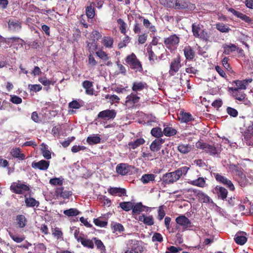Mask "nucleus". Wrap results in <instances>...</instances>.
<instances>
[{"mask_svg": "<svg viewBox=\"0 0 253 253\" xmlns=\"http://www.w3.org/2000/svg\"><path fill=\"white\" fill-rule=\"evenodd\" d=\"M175 221L176 223L183 226H187L191 224L190 220L185 215H180L176 217Z\"/></svg>", "mask_w": 253, "mask_h": 253, "instance_id": "obj_33", "label": "nucleus"}, {"mask_svg": "<svg viewBox=\"0 0 253 253\" xmlns=\"http://www.w3.org/2000/svg\"><path fill=\"white\" fill-rule=\"evenodd\" d=\"M11 154L14 158H17L20 160H24L25 157L24 154L21 153L20 149L17 148L12 149Z\"/></svg>", "mask_w": 253, "mask_h": 253, "instance_id": "obj_38", "label": "nucleus"}, {"mask_svg": "<svg viewBox=\"0 0 253 253\" xmlns=\"http://www.w3.org/2000/svg\"><path fill=\"white\" fill-rule=\"evenodd\" d=\"M188 7V3L186 0H176L175 8L178 9H186Z\"/></svg>", "mask_w": 253, "mask_h": 253, "instance_id": "obj_40", "label": "nucleus"}, {"mask_svg": "<svg viewBox=\"0 0 253 253\" xmlns=\"http://www.w3.org/2000/svg\"><path fill=\"white\" fill-rule=\"evenodd\" d=\"M63 178L62 177H55L50 179L49 183L54 186H61L63 183Z\"/></svg>", "mask_w": 253, "mask_h": 253, "instance_id": "obj_55", "label": "nucleus"}, {"mask_svg": "<svg viewBox=\"0 0 253 253\" xmlns=\"http://www.w3.org/2000/svg\"><path fill=\"white\" fill-rule=\"evenodd\" d=\"M138 220L148 226H151L154 224V218L152 215L146 216L144 214H142L139 216Z\"/></svg>", "mask_w": 253, "mask_h": 253, "instance_id": "obj_25", "label": "nucleus"}, {"mask_svg": "<svg viewBox=\"0 0 253 253\" xmlns=\"http://www.w3.org/2000/svg\"><path fill=\"white\" fill-rule=\"evenodd\" d=\"M72 194V191L64 190L63 187H57L55 190V195L57 198L60 197L64 199H68Z\"/></svg>", "mask_w": 253, "mask_h": 253, "instance_id": "obj_13", "label": "nucleus"}, {"mask_svg": "<svg viewBox=\"0 0 253 253\" xmlns=\"http://www.w3.org/2000/svg\"><path fill=\"white\" fill-rule=\"evenodd\" d=\"M113 42V39L111 37H104L102 40V44L108 48L112 47Z\"/></svg>", "mask_w": 253, "mask_h": 253, "instance_id": "obj_43", "label": "nucleus"}, {"mask_svg": "<svg viewBox=\"0 0 253 253\" xmlns=\"http://www.w3.org/2000/svg\"><path fill=\"white\" fill-rule=\"evenodd\" d=\"M180 42V38L176 34L170 35L165 38L164 43L166 47L169 50H173L177 48Z\"/></svg>", "mask_w": 253, "mask_h": 253, "instance_id": "obj_3", "label": "nucleus"}, {"mask_svg": "<svg viewBox=\"0 0 253 253\" xmlns=\"http://www.w3.org/2000/svg\"><path fill=\"white\" fill-rule=\"evenodd\" d=\"M49 166V162L44 160H41L38 162L33 163V168L42 170H46Z\"/></svg>", "mask_w": 253, "mask_h": 253, "instance_id": "obj_22", "label": "nucleus"}, {"mask_svg": "<svg viewBox=\"0 0 253 253\" xmlns=\"http://www.w3.org/2000/svg\"><path fill=\"white\" fill-rule=\"evenodd\" d=\"M130 38L128 36H126L124 38L123 41L120 42L118 43V48L121 49L124 47H126L127 44L130 42Z\"/></svg>", "mask_w": 253, "mask_h": 253, "instance_id": "obj_60", "label": "nucleus"}, {"mask_svg": "<svg viewBox=\"0 0 253 253\" xmlns=\"http://www.w3.org/2000/svg\"><path fill=\"white\" fill-rule=\"evenodd\" d=\"M125 61L127 65L135 72L141 73L143 71L142 64L134 53L127 55Z\"/></svg>", "mask_w": 253, "mask_h": 253, "instance_id": "obj_1", "label": "nucleus"}, {"mask_svg": "<svg viewBox=\"0 0 253 253\" xmlns=\"http://www.w3.org/2000/svg\"><path fill=\"white\" fill-rule=\"evenodd\" d=\"M164 47L148 46L146 50L148 54V59L151 64L156 63V61L158 60L159 57L158 55L161 54L163 51Z\"/></svg>", "mask_w": 253, "mask_h": 253, "instance_id": "obj_2", "label": "nucleus"}, {"mask_svg": "<svg viewBox=\"0 0 253 253\" xmlns=\"http://www.w3.org/2000/svg\"><path fill=\"white\" fill-rule=\"evenodd\" d=\"M189 169V168L188 167L186 166H184L175 170V171L178 177L180 178L183 174L185 175L187 173Z\"/></svg>", "mask_w": 253, "mask_h": 253, "instance_id": "obj_61", "label": "nucleus"}, {"mask_svg": "<svg viewBox=\"0 0 253 253\" xmlns=\"http://www.w3.org/2000/svg\"><path fill=\"white\" fill-rule=\"evenodd\" d=\"M10 188L13 193L18 194H23L30 190V188L28 186L19 180L12 183Z\"/></svg>", "mask_w": 253, "mask_h": 253, "instance_id": "obj_6", "label": "nucleus"}, {"mask_svg": "<svg viewBox=\"0 0 253 253\" xmlns=\"http://www.w3.org/2000/svg\"><path fill=\"white\" fill-rule=\"evenodd\" d=\"M117 23L120 25L119 28L121 31V33L123 34H126V24L124 22V21L121 18H119L117 20Z\"/></svg>", "mask_w": 253, "mask_h": 253, "instance_id": "obj_57", "label": "nucleus"}, {"mask_svg": "<svg viewBox=\"0 0 253 253\" xmlns=\"http://www.w3.org/2000/svg\"><path fill=\"white\" fill-rule=\"evenodd\" d=\"M181 67V58L179 55L172 59L169 66V75L171 76L175 75Z\"/></svg>", "mask_w": 253, "mask_h": 253, "instance_id": "obj_8", "label": "nucleus"}, {"mask_svg": "<svg viewBox=\"0 0 253 253\" xmlns=\"http://www.w3.org/2000/svg\"><path fill=\"white\" fill-rule=\"evenodd\" d=\"M17 224L20 228L24 227L27 223V220L23 215H18L16 218Z\"/></svg>", "mask_w": 253, "mask_h": 253, "instance_id": "obj_41", "label": "nucleus"}, {"mask_svg": "<svg viewBox=\"0 0 253 253\" xmlns=\"http://www.w3.org/2000/svg\"><path fill=\"white\" fill-rule=\"evenodd\" d=\"M216 28L220 32L228 33L231 30L230 28L226 26L224 23H218L216 24Z\"/></svg>", "mask_w": 253, "mask_h": 253, "instance_id": "obj_48", "label": "nucleus"}, {"mask_svg": "<svg viewBox=\"0 0 253 253\" xmlns=\"http://www.w3.org/2000/svg\"><path fill=\"white\" fill-rule=\"evenodd\" d=\"M188 182L192 185L201 188H204L206 185V178L202 177H199L197 179L193 180H189Z\"/></svg>", "mask_w": 253, "mask_h": 253, "instance_id": "obj_26", "label": "nucleus"}, {"mask_svg": "<svg viewBox=\"0 0 253 253\" xmlns=\"http://www.w3.org/2000/svg\"><path fill=\"white\" fill-rule=\"evenodd\" d=\"M144 208H145L144 205H143L141 202H138L135 204H133L132 210V214H140L141 212L144 211L145 210Z\"/></svg>", "mask_w": 253, "mask_h": 253, "instance_id": "obj_36", "label": "nucleus"}, {"mask_svg": "<svg viewBox=\"0 0 253 253\" xmlns=\"http://www.w3.org/2000/svg\"><path fill=\"white\" fill-rule=\"evenodd\" d=\"M111 227L112 229L113 230V233L115 232L121 233L123 232L125 229L123 225L119 223H112Z\"/></svg>", "mask_w": 253, "mask_h": 253, "instance_id": "obj_47", "label": "nucleus"}, {"mask_svg": "<svg viewBox=\"0 0 253 253\" xmlns=\"http://www.w3.org/2000/svg\"><path fill=\"white\" fill-rule=\"evenodd\" d=\"M202 30L203 29H201V26L199 24H196V23H194L192 25V31L193 36L195 38H198Z\"/></svg>", "mask_w": 253, "mask_h": 253, "instance_id": "obj_46", "label": "nucleus"}, {"mask_svg": "<svg viewBox=\"0 0 253 253\" xmlns=\"http://www.w3.org/2000/svg\"><path fill=\"white\" fill-rule=\"evenodd\" d=\"M183 53L186 60L192 61L195 57L196 52L192 46L186 45L183 49Z\"/></svg>", "mask_w": 253, "mask_h": 253, "instance_id": "obj_12", "label": "nucleus"}, {"mask_svg": "<svg viewBox=\"0 0 253 253\" xmlns=\"http://www.w3.org/2000/svg\"><path fill=\"white\" fill-rule=\"evenodd\" d=\"M116 116V112L115 110L107 109L100 112L98 115V118L102 119H114Z\"/></svg>", "mask_w": 253, "mask_h": 253, "instance_id": "obj_11", "label": "nucleus"}, {"mask_svg": "<svg viewBox=\"0 0 253 253\" xmlns=\"http://www.w3.org/2000/svg\"><path fill=\"white\" fill-rule=\"evenodd\" d=\"M82 86L85 90V93L87 95H92L94 94L93 88V83L91 81L85 80L82 83Z\"/></svg>", "mask_w": 253, "mask_h": 253, "instance_id": "obj_23", "label": "nucleus"}, {"mask_svg": "<svg viewBox=\"0 0 253 253\" xmlns=\"http://www.w3.org/2000/svg\"><path fill=\"white\" fill-rule=\"evenodd\" d=\"M213 192L217 195L218 198L224 200L226 199L228 195L227 190L223 187L216 186Z\"/></svg>", "mask_w": 253, "mask_h": 253, "instance_id": "obj_16", "label": "nucleus"}, {"mask_svg": "<svg viewBox=\"0 0 253 253\" xmlns=\"http://www.w3.org/2000/svg\"><path fill=\"white\" fill-rule=\"evenodd\" d=\"M228 11L232 13L237 17L239 18L245 22L252 25L253 24V19L247 16V15L236 10L233 8H227Z\"/></svg>", "mask_w": 253, "mask_h": 253, "instance_id": "obj_10", "label": "nucleus"}, {"mask_svg": "<svg viewBox=\"0 0 253 253\" xmlns=\"http://www.w3.org/2000/svg\"><path fill=\"white\" fill-rule=\"evenodd\" d=\"M165 142L163 138H156L151 143L150 150L153 152H157L160 150L162 145Z\"/></svg>", "mask_w": 253, "mask_h": 253, "instance_id": "obj_19", "label": "nucleus"}, {"mask_svg": "<svg viewBox=\"0 0 253 253\" xmlns=\"http://www.w3.org/2000/svg\"><path fill=\"white\" fill-rule=\"evenodd\" d=\"M233 96L235 99L241 101L245 102L247 100V95L244 90L232 91Z\"/></svg>", "mask_w": 253, "mask_h": 253, "instance_id": "obj_29", "label": "nucleus"}, {"mask_svg": "<svg viewBox=\"0 0 253 253\" xmlns=\"http://www.w3.org/2000/svg\"><path fill=\"white\" fill-rule=\"evenodd\" d=\"M151 133L152 136L157 137V138H161L160 137L163 136V131L162 130V129L159 127H156L153 128L151 130Z\"/></svg>", "mask_w": 253, "mask_h": 253, "instance_id": "obj_45", "label": "nucleus"}, {"mask_svg": "<svg viewBox=\"0 0 253 253\" xmlns=\"http://www.w3.org/2000/svg\"><path fill=\"white\" fill-rule=\"evenodd\" d=\"M86 47L87 48L89 52H93L96 50L97 48V42L95 39L89 40V41H87Z\"/></svg>", "mask_w": 253, "mask_h": 253, "instance_id": "obj_39", "label": "nucleus"}, {"mask_svg": "<svg viewBox=\"0 0 253 253\" xmlns=\"http://www.w3.org/2000/svg\"><path fill=\"white\" fill-rule=\"evenodd\" d=\"M178 119L181 123H187L194 120L192 115L189 113L180 112Z\"/></svg>", "mask_w": 253, "mask_h": 253, "instance_id": "obj_27", "label": "nucleus"}, {"mask_svg": "<svg viewBox=\"0 0 253 253\" xmlns=\"http://www.w3.org/2000/svg\"><path fill=\"white\" fill-rule=\"evenodd\" d=\"M213 174L218 182L226 186L230 191L235 190V187L230 180L218 173H213Z\"/></svg>", "mask_w": 253, "mask_h": 253, "instance_id": "obj_7", "label": "nucleus"}, {"mask_svg": "<svg viewBox=\"0 0 253 253\" xmlns=\"http://www.w3.org/2000/svg\"><path fill=\"white\" fill-rule=\"evenodd\" d=\"M99 200L103 203L104 206L109 207L111 205V200L105 195L100 196Z\"/></svg>", "mask_w": 253, "mask_h": 253, "instance_id": "obj_63", "label": "nucleus"}, {"mask_svg": "<svg viewBox=\"0 0 253 253\" xmlns=\"http://www.w3.org/2000/svg\"><path fill=\"white\" fill-rule=\"evenodd\" d=\"M41 151L43 156L46 159L49 160L51 159V153L46 148V146L45 144H42V147L41 148Z\"/></svg>", "mask_w": 253, "mask_h": 253, "instance_id": "obj_56", "label": "nucleus"}, {"mask_svg": "<svg viewBox=\"0 0 253 253\" xmlns=\"http://www.w3.org/2000/svg\"><path fill=\"white\" fill-rule=\"evenodd\" d=\"M52 234L57 239H63V234L61 229L58 227L52 228Z\"/></svg>", "mask_w": 253, "mask_h": 253, "instance_id": "obj_49", "label": "nucleus"}, {"mask_svg": "<svg viewBox=\"0 0 253 253\" xmlns=\"http://www.w3.org/2000/svg\"><path fill=\"white\" fill-rule=\"evenodd\" d=\"M34 245V253H43L46 250V247L43 244L40 243Z\"/></svg>", "mask_w": 253, "mask_h": 253, "instance_id": "obj_54", "label": "nucleus"}, {"mask_svg": "<svg viewBox=\"0 0 253 253\" xmlns=\"http://www.w3.org/2000/svg\"><path fill=\"white\" fill-rule=\"evenodd\" d=\"M196 146L197 148L204 150L206 153L211 156H215L219 153L217 149L214 145H211L200 141H198L196 143Z\"/></svg>", "mask_w": 253, "mask_h": 253, "instance_id": "obj_4", "label": "nucleus"}, {"mask_svg": "<svg viewBox=\"0 0 253 253\" xmlns=\"http://www.w3.org/2000/svg\"><path fill=\"white\" fill-rule=\"evenodd\" d=\"M224 49L223 53L226 55H229L231 52L235 51L236 49H238V47L234 44L230 43V44H224L223 45Z\"/></svg>", "mask_w": 253, "mask_h": 253, "instance_id": "obj_35", "label": "nucleus"}, {"mask_svg": "<svg viewBox=\"0 0 253 253\" xmlns=\"http://www.w3.org/2000/svg\"><path fill=\"white\" fill-rule=\"evenodd\" d=\"M148 34L147 33H144L141 35H138V42L139 44H144L147 41Z\"/></svg>", "mask_w": 253, "mask_h": 253, "instance_id": "obj_64", "label": "nucleus"}, {"mask_svg": "<svg viewBox=\"0 0 253 253\" xmlns=\"http://www.w3.org/2000/svg\"><path fill=\"white\" fill-rule=\"evenodd\" d=\"M155 178V175L154 174H145L142 176L141 181L143 183L146 184L150 181H154Z\"/></svg>", "mask_w": 253, "mask_h": 253, "instance_id": "obj_42", "label": "nucleus"}, {"mask_svg": "<svg viewBox=\"0 0 253 253\" xmlns=\"http://www.w3.org/2000/svg\"><path fill=\"white\" fill-rule=\"evenodd\" d=\"M108 192L110 195L114 196H118L122 197L126 196V190L125 188L120 187H110L108 189Z\"/></svg>", "mask_w": 253, "mask_h": 253, "instance_id": "obj_17", "label": "nucleus"}, {"mask_svg": "<svg viewBox=\"0 0 253 253\" xmlns=\"http://www.w3.org/2000/svg\"><path fill=\"white\" fill-rule=\"evenodd\" d=\"M139 18L141 19L143 21V26L147 29L149 30L151 32L154 33L157 31V29L155 26L152 25L148 19H146L142 16H140Z\"/></svg>", "mask_w": 253, "mask_h": 253, "instance_id": "obj_31", "label": "nucleus"}, {"mask_svg": "<svg viewBox=\"0 0 253 253\" xmlns=\"http://www.w3.org/2000/svg\"><path fill=\"white\" fill-rule=\"evenodd\" d=\"M73 228L75 229L74 233V237L78 242H80L84 238V234L80 232L79 228H77L75 227H73Z\"/></svg>", "mask_w": 253, "mask_h": 253, "instance_id": "obj_58", "label": "nucleus"}, {"mask_svg": "<svg viewBox=\"0 0 253 253\" xmlns=\"http://www.w3.org/2000/svg\"><path fill=\"white\" fill-rule=\"evenodd\" d=\"M197 196L204 203H209L210 202V198L202 192H199L197 194Z\"/></svg>", "mask_w": 253, "mask_h": 253, "instance_id": "obj_62", "label": "nucleus"}, {"mask_svg": "<svg viewBox=\"0 0 253 253\" xmlns=\"http://www.w3.org/2000/svg\"><path fill=\"white\" fill-rule=\"evenodd\" d=\"M179 178L175 170L167 172L162 176L161 178L162 184L164 185V186L167 185L172 184L179 180Z\"/></svg>", "mask_w": 253, "mask_h": 253, "instance_id": "obj_5", "label": "nucleus"}, {"mask_svg": "<svg viewBox=\"0 0 253 253\" xmlns=\"http://www.w3.org/2000/svg\"><path fill=\"white\" fill-rule=\"evenodd\" d=\"M231 84L233 85L235 84L236 86L229 87V89L231 91L245 90L247 88L245 84L241 80L234 81L231 83Z\"/></svg>", "mask_w": 253, "mask_h": 253, "instance_id": "obj_21", "label": "nucleus"}, {"mask_svg": "<svg viewBox=\"0 0 253 253\" xmlns=\"http://www.w3.org/2000/svg\"><path fill=\"white\" fill-rule=\"evenodd\" d=\"M63 213L68 216H72L78 215L80 212L76 209L71 208L65 210Z\"/></svg>", "mask_w": 253, "mask_h": 253, "instance_id": "obj_52", "label": "nucleus"}, {"mask_svg": "<svg viewBox=\"0 0 253 253\" xmlns=\"http://www.w3.org/2000/svg\"><path fill=\"white\" fill-rule=\"evenodd\" d=\"M146 87L147 84L145 83L142 82H134L132 84L131 89L132 91L137 92V91L144 89L146 88Z\"/></svg>", "mask_w": 253, "mask_h": 253, "instance_id": "obj_34", "label": "nucleus"}, {"mask_svg": "<svg viewBox=\"0 0 253 253\" xmlns=\"http://www.w3.org/2000/svg\"><path fill=\"white\" fill-rule=\"evenodd\" d=\"M80 242H81L82 245L84 247L91 249L94 248V243L91 240L85 239L83 238Z\"/></svg>", "mask_w": 253, "mask_h": 253, "instance_id": "obj_50", "label": "nucleus"}, {"mask_svg": "<svg viewBox=\"0 0 253 253\" xmlns=\"http://www.w3.org/2000/svg\"><path fill=\"white\" fill-rule=\"evenodd\" d=\"M8 28L10 30L15 32L21 29V23L17 20L11 19L8 22Z\"/></svg>", "mask_w": 253, "mask_h": 253, "instance_id": "obj_30", "label": "nucleus"}, {"mask_svg": "<svg viewBox=\"0 0 253 253\" xmlns=\"http://www.w3.org/2000/svg\"><path fill=\"white\" fill-rule=\"evenodd\" d=\"M87 143L90 145L97 144L101 142V138L98 134L88 136L86 138Z\"/></svg>", "mask_w": 253, "mask_h": 253, "instance_id": "obj_32", "label": "nucleus"}, {"mask_svg": "<svg viewBox=\"0 0 253 253\" xmlns=\"http://www.w3.org/2000/svg\"><path fill=\"white\" fill-rule=\"evenodd\" d=\"M247 233L243 231L238 232L234 237L235 242L238 245H243L247 241Z\"/></svg>", "mask_w": 253, "mask_h": 253, "instance_id": "obj_18", "label": "nucleus"}, {"mask_svg": "<svg viewBox=\"0 0 253 253\" xmlns=\"http://www.w3.org/2000/svg\"><path fill=\"white\" fill-rule=\"evenodd\" d=\"M134 168V167L127 163H121L116 166V171L119 174L124 176L130 174L131 169Z\"/></svg>", "mask_w": 253, "mask_h": 253, "instance_id": "obj_9", "label": "nucleus"}, {"mask_svg": "<svg viewBox=\"0 0 253 253\" xmlns=\"http://www.w3.org/2000/svg\"><path fill=\"white\" fill-rule=\"evenodd\" d=\"M145 140L143 138H139L136 139L129 142L127 144V147L129 150H134L139 147L140 145L144 144Z\"/></svg>", "mask_w": 253, "mask_h": 253, "instance_id": "obj_20", "label": "nucleus"}, {"mask_svg": "<svg viewBox=\"0 0 253 253\" xmlns=\"http://www.w3.org/2000/svg\"><path fill=\"white\" fill-rule=\"evenodd\" d=\"M176 0H160L161 4L168 8H174Z\"/></svg>", "mask_w": 253, "mask_h": 253, "instance_id": "obj_51", "label": "nucleus"}, {"mask_svg": "<svg viewBox=\"0 0 253 253\" xmlns=\"http://www.w3.org/2000/svg\"><path fill=\"white\" fill-rule=\"evenodd\" d=\"M94 2H90L89 5L85 7V14L87 17L89 19H92L95 14V10L94 8Z\"/></svg>", "mask_w": 253, "mask_h": 253, "instance_id": "obj_24", "label": "nucleus"}, {"mask_svg": "<svg viewBox=\"0 0 253 253\" xmlns=\"http://www.w3.org/2000/svg\"><path fill=\"white\" fill-rule=\"evenodd\" d=\"M140 99V97L134 93H130L126 98L125 104L126 106L132 107L138 103Z\"/></svg>", "mask_w": 253, "mask_h": 253, "instance_id": "obj_14", "label": "nucleus"}, {"mask_svg": "<svg viewBox=\"0 0 253 253\" xmlns=\"http://www.w3.org/2000/svg\"><path fill=\"white\" fill-rule=\"evenodd\" d=\"M192 148V146L189 144L179 143L177 146L178 151L183 154L189 153Z\"/></svg>", "mask_w": 253, "mask_h": 253, "instance_id": "obj_28", "label": "nucleus"}, {"mask_svg": "<svg viewBox=\"0 0 253 253\" xmlns=\"http://www.w3.org/2000/svg\"><path fill=\"white\" fill-rule=\"evenodd\" d=\"M100 218L101 217L94 218L93 220L94 223L96 226L100 227H105L107 225L108 222L107 221H102Z\"/></svg>", "mask_w": 253, "mask_h": 253, "instance_id": "obj_59", "label": "nucleus"}, {"mask_svg": "<svg viewBox=\"0 0 253 253\" xmlns=\"http://www.w3.org/2000/svg\"><path fill=\"white\" fill-rule=\"evenodd\" d=\"M210 35L206 29H203L198 38L205 42L209 41Z\"/></svg>", "mask_w": 253, "mask_h": 253, "instance_id": "obj_53", "label": "nucleus"}, {"mask_svg": "<svg viewBox=\"0 0 253 253\" xmlns=\"http://www.w3.org/2000/svg\"><path fill=\"white\" fill-rule=\"evenodd\" d=\"M165 127L163 130V134L166 136H172L175 135L177 130L169 126L164 125Z\"/></svg>", "mask_w": 253, "mask_h": 253, "instance_id": "obj_37", "label": "nucleus"}, {"mask_svg": "<svg viewBox=\"0 0 253 253\" xmlns=\"http://www.w3.org/2000/svg\"><path fill=\"white\" fill-rule=\"evenodd\" d=\"M243 169L241 168L237 171L234 175L235 176L236 180L238 181L240 185L244 187L246 185L247 179L246 175L243 173Z\"/></svg>", "mask_w": 253, "mask_h": 253, "instance_id": "obj_15", "label": "nucleus"}, {"mask_svg": "<svg viewBox=\"0 0 253 253\" xmlns=\"http://www.w3.org/2000/svg\"><path fill=\"white\" fill-rule=\"evenodd\" d=\"M133 203L131 202H123L120 203V207L125 211H128L132 210Z\"/></svg>", "mask_w": 253, "mask_h": 253, "instance_id": "obj_44", "label": "nucleus"}]
</instances>
